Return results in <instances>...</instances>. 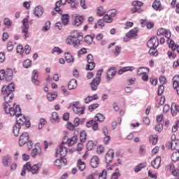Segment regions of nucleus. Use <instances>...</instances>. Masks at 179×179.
I'll return each mask as SVG.
<instances>
[{
	"label": "nucleus",
	"mask_w": 179,
	"mask_h": 179,
	"mask_svg": "<svg viewBox=\"0 0 179 179\" xmlns=\"http://www.w3.org/2000/svg\"><path fill=\"white\" fill-rule=\"evenodd\" d=\"M13 92H15L14 83H11L8 85H3L1 87V94L5 103H12V101H13V99H15Z\"/></svg>",
	"instance_id": "obj_1"
},
{
	"label": "nucleus",
	"mask_w": 179,
	"mask_h": 179,
	"mask_svg": "<svg viewBox=\"0 0 179 179\" xmlns=\"http://www.w3.org/2000/svg\"><path fill=\"white\" fill-rule=\"evenodd\" d=\"M82 40H83V34L78 31H74L71 36H68L66 40V44L73 45V47H79Z\"/></svg>",
	"instance_id": "obj_2"
},
{
	"label": "nucleus",
	"mask_w": 179,
	"mask_h": 179,
	"mask_svg": "<svg viewBox=\"0 0 179 179\" xmlns=\"http://www.w3.org/2000/svg\"><path fill=\"white\" fill-rule=\"evenodd\" d=\"M3 108L6 114H9L11 117H17L22 114V108L19 105L13 104L12 107L9 104V102H4L3 103Z\"/></svg>",
	"instance_id": "obj_3"
},
{
	"label": "nucleus",
	"mask_w": 179,
	"mask_h": 179,
	"mask_svg": "<svg viewBox=\"0 0 179 179\" xmlns=\"http://www.w3.org/2000/svg\"><path fill=\"white\" fill-rule=\"evenodd\" d=\"M6 80V82H10L13 79V70L11 69H7L6 71L3 69L0 71V80Z\"/></svg>",
	"instance_id": "obj_4"
},
{
	"label": "nucleus",
	"mask_w": 179,
	"mask_h": 179,
	"mask_svg": "<svg viewBox=\"0 0 179 179\" xmlns=\"http://www.w3.org/2000/svg\"><path fill=\"white\" fill-rule=\"evenodd\" d=\"M65 141H66V138H63L62 143L59 145V149L56 151L55 157H58V155L60 154L61 159H63V157H65V156L68 155V148H66V143H65Z\"/></svg>",
	"instance_id": "obj_5"
},
{
	"label": "nucleus",
	"mask_w": 179,
	"mask_h": 179,
	"mask_svg": "<svg viewBox=\"0 0 179 179\" xmlns=\"http://www.w3.org/2000/svg\"><path fill=\"white\" fill-rule=\"evenodd\" d=\"M103 71L104 70L103 69H101L97 71L96 78H94L92 83H90L92 90L95 91L97 90V87H99V85H100V82H101V75Z\"/></svg>",
	"instance_id": "obj_6"
},
{
	"label": "nucleus",
	"mask_w": 179,
	"mask_h": 179,
	"mask_svg": "<svg viewBox=\"0 0 179 179\" xmlns=\"http://www.w3.org/2000/svg\"><path fill=\"white\" fill-rule=\"evenodd\" d=\"M85 110H86V107L81 106L80 102L75 101L73 103V111L75 114H77V115L85 114Z\"/></svg>",
	"instance_id": "obj_7"
},
{
	"label": "nucleus",
	"mask_w": 179,
	"mask_h": 179,
	"mask_svg": "<svg viewBox=\"0 0 179 179\" xmlns=\"http://www.w3.org/2000/svg\"><path fill=\"white\" fill-rule=\"evenodd\" d=\"M87 64L86 65L87 71H93L94 68H96V63H94V58L93 57V55L89 54L87 56Z\"/></svg>",
	"instance_id": "obj_8"
},
{
	"label": "nucleus",
	"mask_w": 179,
	"mask_h": 179,
	"mask_svg": "<svg viewBox=\"0 0 179 179\" xmlns=\"http://www.w3.org/2000/svg\"><path fill=\"white\" fill-rule=\"evenodd\" d=\"M23 26L22 27V33L24 34V38L26 40L29 37V20L24 18L22 20Z\"/></svg>",
	"instance_id": "obj_9"
},
{
	"label": "nucleus",
	"mask_w": 179,
	"mask_h": 179,
	"mask_svg": "<svg viewBox=\"0 0 179 179\" xmlns=\"http://www.w3.org/2000/svg\"><path fill=\"white\" fill-rule=\"evenodd\" d=\"M147 45L148 48H157V47H159V38L157 36L150 38Z\"/></svg>",
	"instance_id": "obj_10"
},
{
	"label": "nucleus",
	"mask_w": 179,
	"mask_h": 179,
	"mask_svg": "<svg viewBox=\"0 0 179 179\" xmlns=\"http://www.w3.org/2000/svg\"><path fill=\"white\" fill-rule=\"evenodd\" d=\"M29 142V134L27 132H23L19 138V145L20 146H24L26 143Z\"/></svg>",
	"instance_id": "obj_11"
},
{
	"label": "nucleus",
	"mask_w": 179,
	"mask_h": 179,
	"mask_svg": "<svg viewBox=\"0 0 179 179\" xmlns=\"http://www.w3.org/2000/svg\"><path fill=\"white\" fill-rule=\"evenodd\" d=\"M25 167H27L28 171H31L32 174H38V170H40L38 164H36L31 166L30 162H27Z\"/></svg>",
	"instance_id": "obj_12"
},
{
	"label": "nucleus",
	"mask_w": 179,
	"mask_h": 179,
	"mask_svg": "<svg viewBox=\"0 0 179 179\" xmlns=\"http://www.w3.org/2000/svg\"><path fill=\"white\" fill-rule=\"evenodd\" d=\"M157 36H164L167 40H170V37H171V32L170 30H167L164 28H160L158 29Z\"/></svg>",
	"instance_id": "obj_13"
},
{
	"label": "nucleus",
	"mask_w": 179,
	"mask_h": 179,
	"mask_svg": "<svg viewBox=\"0 0 179 179\" xmlns=\"http://www.w3.org/2000/svg\"><path fill=\"white\" fill-rule=\"evenodd\" d=\"M64 143L66 145H68L69 146H73L76 142H78V136H73V137L68 138L67 137H64Z\"/></svg>",
	"instance_id": "obj_14"
},
{
	"label": "nucleus",
	"mask_w": 179,
	"mask_h": 179,
	"mask_svg": "<svg viewBox=\"0 0 179 179\" xmlns=\"http://www.w3.org/2000/svg\"><path fill=\"white\" fill-rule=\"evenodd\" d=\"M90 164L92 169H96L100 164V158L97 156H93L90 159Z\"/></svg>",
	"instance_id": "obj_15"
},
{
	"label": "nucleus",
	"mask_w": 179,
	"mask_h": 179,
	"mask_svg": "<svg viewBox=\"0 0 179 179\" xmlns=\"http://www.w3.org/2000/svg\"><path fill=\"white\" fill-rule=\"evenodd\" d=\"M86 125L87 128H91V127H92L93 131H99V123H97V121L96 120H90L87 122Z\"/></svg>",
	"instance_id": "obj_16"
},
{
	"label": "nucleus",
	"mask_w": 179,
	"mask_h": 179,
	"mask_svg": "<svg viewBox=\"0 0 179 179\" xmlns=\"http://www.w3.org/2000/svg\"><path fill=\"white\" fill-rule=\"evenodd\" d=\"M38 71L37 70H34L32 72L31 82L34 85L38 86L40 85V81H38Z\"/></svg>",
	"instance_id": "obj_17"
},
{
	"label": "nucleus",
	"mask_w": 179,
	"mask_h": 179,
	"mask_svg": "<svg viewBox=\"0 0 179 179\" xmlns=\"http://www.w3.org/2000/svg\"><path fill=\"white\" fill-rule=\"evenodd\" d=\"M26 120V117L20 113V115L16 117V124L22 127V125H24Z\"/></svg>",
	"instance_id": "obj_18"
},
{
	"label": "nucleus",
	"mask_w": 179,
	"mask_h": 179,
	"mask_svg": "<svg viewBox=\"0 0 179 179\" xmlns=\"http://www.w3.org/2000/svg\"><path fill=\"white\" fill-rule=\"evenodd\" d=\"M113 159H114V150L110 149L106 155V163H111V162H113Z\"/></svg>",
	"instance_id": "obj_19"
},
{
	"label": "nucleus",
	"mask_w": 179,
	"mask_h": 179,
	"mask_svg": "<svg viewBox=\"0 0 179 179\" xmlns=\"http://www.w3.org/2000/svg\"><path fill=\"white\" fill-rule=\"evenodd\" d=\"M162 163V157H157L153 161L151 162V166L153 169H159Z\"/></svg>",
	"instance_id": "obj_20"
},
{
	"label": "nucleus",
	"mask_w": 179,
	"mask_h": 179,
	"mask_svg": "<svg viewBox=\"0 0 179 179\" xmlns=\"http://www.w3.org/2000/svg\"><path fill=\"white\" fill-rule=\"evenodd\" d=\"M117 74V70L115 69V67H111L107 72V79L108 80H111Z\"/></svg>",
	"instance_id": "obj_21"
},
{
	"label": "nucleus",
	"mask_w": 179,
	"mask_h": 179,
	"mask_svg": "<svg viewBox=\"0 0 179 179\" xmlns=\"http://www.w3.org/2000/svg\"><path fill=\"white\" fill-rule=\"evenodd\" d=\"M171 113L172 117H176L179 113V105L176 103H173L171 106Z\"/></svg>",
	"instance_id": "obj_22"
},
{
	"label": "nucleus",
	"mask_w": 179,
	"mask_h": 179,
	"mask_svg": "<svg viewBox=\"0 0 179 179\" xmlns=\"http://www.w3.org/2000/svg\"><path fill=\"white\" fill-rule=\"evenodd\" d=\"M41 155V147L38 145H36L35 148L32 150L31 156L32 157H37Z\"/></svg>",
	"instance_id": "obj_23"
},
{
	"label": "nucleus",
	"mask_w": 179,
	"mask_h": 179,
	"mask_svg": "<svg viewBox=\"0 0 179 179\" xmlns=\"http://www.w3.org/2000/svg\"><path fill=\"white\" fill-rule=\"evenodd\" d=\"M83 20H85V17H83V16H76L74 18L73 24V26H76L78 27V26H80L82 23H83Z\"/></svg>",
	"instance_id": "obj_24"
},
{
	"label": "nucleus",
	"mask_w": 179,
	"mask_h": 179,
	"mask_svg": "<svg viewBox=\"0 0 179 179\" xmlns=\"http://www.w3.org/2000/svg\"><path fill=\"white\" fill-rule=\"evenodd\" d=\"M150 69L148 67H140L137 69V75L138 76H142L143 75H145L146 73H149Z\"/></svg>",
	"instance_id": "obj_25"
},
{
	"label": "nucleus",
	"mask_w": 179,
	"mask_h": 179,
	"mask_svg": "<svg viewBox=\"0 0 179 179\" xmlns=\"http://www.w3.org/2000/svg\"><path fill=\"white\" fill-rule=\"evenodd\" d=\"M78 87V81L75 79H71L68 84V89L69 90H73Z\"/></svg>",
	"instance_id": "obj_26"
},
{
	"label": "nucleus",
	"mask_w": 179,
	"mask_h": 179,
	"mask_svg": "<svg viewBox=\"0 0 179 179\" xmlns=\"http://www.w3.org/2000/svg\"><path fill=\"white\" fill-rule=\"evenodd\" d=\"M152 8L155 10H163V7H162V2L160 0H155L152 3Z\"/></svg>",
	"instance_id": "obj_27"
},
{
	"label": "nucleus",
	"mask_w": 179,
	"mask_h": 179,
	"mask_svg": "<svg viewBox=\"0 0 179 179\" xmlns=\"http://www.w3.org/2000/svg\"><path fill=\"white\" fill-rule=\"evenodd\" d=\"M169 170H170L172 176H174V177H178V176H179V169L176 168V166H174V164H171L170 165Z\"/></svg>",
	"instance_id": "obj_28"
},
{
	"label": "nucleus",
	"mask_w": 179,
	"mask_h": 179,
	"mask_svg": "<svg viewBox=\"0 0 179 179\" xmlns=\"http://www.w3.org/2000/svg\"><path fill=\"white\" fill-rule=\"evenodd\" d=\"M77 167L80 171H83L85 169H86V163L82 160V159H79L77 161Z\"/></svg>",
	"instance_id": "obj_29"
},
{
	"label": "nucleus",
	"mask_w": 179,
	"mask_h": 179,
	"mask_svg": "<svg viewBox=\"0 0 179 179\" xmlns=\"http://www.w3.org/2000/svg\"><path fill=\"white\" fill-rule=\"evenodd\" d=\"M132 71H135V67L134 66H125L121 69L120 70L118 71L119 75H122V73L125 72H132Z\"/></svg>",
	"instance_id": "obj_30"
},
{
	"label": "nucleus",
	"mask_w": 179,
	"mask_h": 179,
	"mask_svg": "<svg viewBox=\"0 0 179 179\" xmlns=\"http://www.w3.org/2000/svg\"><path fill=\"white\" fill-rule=\"evenodd\" d=\"M43 6H38L35 8L34 9V14L35 15V16H36L37 17H40V16H41V15H43Z\"/></svg>",
	"instance_id": "obj_31"
},
{
	"label": "nucleus",
	"mask_w": 179,
	"mask_h": 179,
	"mask_svg": "<svg viewBox=\"0 0 179 179\" xmlns=\"http://www.w3.org/2000/svg\"><path fill=\"white\" fill-rule=\"evenodd\" d=\"M173 87L177 89V93L179 94V76H175L173 78Z\"/></svg>",
	"instance_id": "obj_32"
},
{
	"label": "nucleus",
	"mask_w": 179,
	"mask_h": 179,
	"mask_svg": "<svg viewBox=\"0 0 179 179\" xmlns=\"http://www.w3.org/2000/svg\"><path fill=\"white\" fill-rule=\"evenodd\" d=\"M128 38H134V37H136L138 36V29H131L126 34Z\"/></svg>",
	"instance_id": "obj_33"
},
{
	"label": "nucleus",
	"mask_w": 179,
	"mask_h": 179,
	"mask_svg": "<svg viewBox=\"0 0 179 179\" xmlns=\"http://www.w3.org/2000/svg\"><path fill=\"white\" fill-rule=\"evenodd\" d=\"M169 146L172 150H179V141H171L169 143Z\"/></svg>",
	"instance_id": "obj_34"
},
{
	"label": "nucleus",
	"mask_w": 179,
	"mask_h": 179,
	"mask_svg": "<svg viewBox=\"0 0 179 179\" xmlns=\"http://www.w3.org/2000/svg\"><path fill=\"white\" fill-rule=\"evenodd\" d=\"M87 139V133L85 131H81L80 132V141L82 143H85Z\"/></svg>",
	"instance_id": "obj_35"
},
{
	"label": "nucleus",
	"mask_w": 179,
	"mask_h": 179,
	"mask_svg": "<svg viewBox=\"0 0 179 179\" xmlns=\"http://www.w3.org/2000/svg\"><path fill=\"white\" fill-rule=\"evenodd\" d=\"M20 128H22V126L19 124H15L13 128V132L15 135V136H19V134L20 133Z\"/></svg>",
	"instance_id": "obj_36"
},
{
	"label": "nucleus",
	"mask_w": 179,
	"mask_h": 179,
	"mask_svg": "<svg viewBox=\"0 0 179 179\" xmlns=\"http://www.w3.org/2000/svg\"><path fill=\"white\" fill-rule=\"evenodd\" d=\"M65 59L68 64H71V62H74L75 59H73V56L71 55L69 52H66L64 54Z\"/></svg>",
	"instance_id": "obj_37"
},
{
	"label": "nucleus",
	"mask_w": 179,
	"mask_h": 179,
	"mask_svg": "<svg viewBox=\"0 0 179 179\" xmlns=\"http://www.w3.org/2000/svg\"><path fill=\"white\" fill-rule=\"evenodd\" d=\"M62 3L61 1H57L55 3V10L57 12V13H59V15H62V10L59 8L60 6H62Z\"/></svg>",
	"instance_id": "obj_38"
},
{
	"label": "nucleus",
	"mask_w": 179,
	"mask_h": 179,
	"mask_svg": "<svg viewBox=\"0 0 179 179\" xmlns=\"http://www.w3.org/2000/svg\"><path fill=\"white\" fill-rule=\"evenodd\" d=\"M171 159L172 162H179V150L172 153Z\"/></svg>",
	"instance_id": "obj_39"
},
{
	"label": "nucleus",
	"mask_w": 179,
	"mask_h": 179,
	"mask_svg": "<svg viewBox=\"0 0 179 179\" xmlns=\"http://www.w3.org/2000/svg\"><path fill=\"white\" fill-rule=\"evenodd\" d=\"M57 96L58 94H57V92H54V93L50 92L47 94V99L49 101H52L55 100V99H57Z\"/></svg>",
	"instance_id": "obj_40"
},
{
	"label": "nucleus",
	"mask_w": 179,
	"mask_h": 179,
	"mask_svg": "<svg viewBox=\"0 0 179 179\" xmlns=\"http://www.w3.org/2000/svg\"><path fill=\"white\" fill-rule=\"evenodd\" d=\"M62 22L64 26H66L69 23V15L64 14L62 16Z\"/></svg>",
	"instance_id": "obj_41"
},
{
	"label": "nucleus",
	"mask_w": 179,
	"mask_h": 179,
	"mask_svg": "<svg viewBox=\"0 0 179 179\" xmlns=\"http://www.w3.org/2000/svg\"><path fill=\"white\" fill-rule=\"evenodd\" d=\"M12 20H10L9 18H5L3 20V24L7 29H10V27H12Z\"/></svg>",
	"instance_id": "obj_42"
},
{
	"label": "nucleus",
	"mask_w": 179,
	"mask_h": 179,
	"mask_svg": "<svg viewBox=\"0 0 179 179\" xmlns=\"http://www.w3.org/2000/svg\"><path fill=\"white\" fill-rule=\"evenodd\" d=\"M146 166H147L146 163H141V164H138L134 169L135 173H139V171H141V170H142V169H145V167H146Z\"/></svg>",
	"instance_id": "obj_43"
},
{
	"label": "nucleus",
	"mask_w": 179,
	"mask_h": 179,
	"mask_svg": "<svg viewBox=\"0 0 179 179\" xmlns=\"http://www.w3.org/2000/svg\"><path fill=\"white\" fill-rule=\"evenodd\" d=\"M149 141L152 145H156L157 143V135H150Z\"/></svg>",
	"instance_id": "obj_44"
},
{
	"label": "nucleus",
	"mask_w": 179,
	"mask_h": 179,
	"mask_svg": "<svg viewBox=\"0 0 179 179\" xmlns=\"http://www.w3.org/2000/svg\"><path fill=\"white\" fill-rule=\"evenodd\" d=\"M149 54L153 57H157V55H159V52H157L156 48H150Z\"/></svg>",
	"instance_id": "obj_45"
},
{
	"label": "nucleus",
	"mask_w": 179,
	"mask_h": 179,
	"mask_svg": "<svg viewBox=\"0 0 179 179\" xmlns=\"http://www.w3.org/2000/svg\"><path fill=\"white\" fill-rule=\"evenodd\" d=\"M95 120H96V121H99V122H103V121L106 120V117H104V115H103V114L101 113H97L95 116Z\"/></svg>",
	"instance_id": "obj_46"
},
{
	"label": "nucleus",
	"mask_w": 179,
	"mask_h": 179,
	"mask_svg": "<svg viewBox=\"0 0 179 179\" xmlns=\"http://www.w3.org/2000/svg\"><path fill=\"white\" fill-rule=\"evenodd\" d=\"M10 161V157H3L2 159V163L5 167L9 166V162Z\"/></svg>",
	"instance_id": "obj_47"
},
{
	"label": "nucleus",
	"mask_w": 179,
	"mask_h": 179,
	"mask_svg": "<svg viewBox=\"0 0 179 179\" xmlns=\"http://www.w3.org/2000/svg\"><path fill=\"white\" fill-rule=\"evenodd\" d=\"M51 118L53 121H55V122H58L60 120L59 115H58V113H57V112H53L52 113Z\"/></svg>",
	"instance_id": "obj_48"
},
{
	"label": "nucleus",
	"mask_w": 179,
	"mask_h": 179,
	"mask_svg": "<svg viewBox=\"0 0 179 179\" xmlns=\"http://www.w3.org/2000/svg\"><path fill=\"white\" fill-rule=\"evenodd\" d=\"M117 11L116 9H111L108 11L107 15H108L112 19L117 16Z\"/></svg>",
	"instance_id": "obj_49"
},
{
	"label": "nucleus",
	"mask_w": 179,
	"mask_h": 179,
	"mask_svg": "<svg viewBox=\"0 0 179 179\" xmlns=\"http://www.w3.org/2000/svg\"><path fill=\"white\" fill-rule=\"evenodd\" d=\"M93 38L92 35H87L84 38V41L87 43V44H92V43H93Z\"/></svg>",
	"instance_id": "obj_50"
},
{
	"label": "nucleus",
	"mask_w": 179,
	"mask_h": 179,
	"mask_svg": "<svg viewBox=\"0 0 179 179\" xmlns=\"http://www.w3.org/2000/svg\"><path fill=\"white\" fill-rule=\"evenodd\" d=\"M104 13H106V11H104V8H103V6L98 7L96 15L98 16H103Z\"/></svg>",
	"instance_id": "obj_51"
},
{
	"label": "nucleus",
	"mask_w": 179,
	"mask_h": 179,
	"mask_svg": "<svg viewBox=\"0 0 179 179\" xmlns=\"http://www.w3.org/2000/svg\"><path fill=\"white\" fill-rule=\"evenodd\" d=\"M120 176H121V173H120V169H116L115 172L112 174L110 179H118Z\"/></svg>",
	"instance_id": "obj_52"
},
{
	"label": "nucleus",
	"mask_w": 179,
	"mask_h": 179,
	"mask_svg": "<svg viewBox=\"0 0 179 179\" xmlns=\"http://www.w3.org/2000/svg\"><path fill=\"white\" fill-rule=\"evenodd\" d=\"M103 20L105 23H113V19L108 14H106L103 16Z\"/></svg>",
	"instance_id": "obj_53"
},
{
	"label": "nucleus",
	"mask_w": 179,
	"mask_h": 179,
	"mask_svg": "<svg viewBox=\"0 0 179 179\" xmlns=\"http://www.w3.org/2000/svg\"><path fill=\"white\" fill-rule=\"evenodd\" d=\"M93 148H94V143H93V141H89L87 143V150H93Z\"/></svg>",
	"instance_id": "obj_54"
},
{
	"label": "nucleus",
	"mask_w": 179,
	"mask_h": 179,
	"mask_svg": "<svg viewBox=\"0 0 179 179\" xmlns=\"http://www.w3.org/2000/svg\"><path fill=\"white\" fill-rule=\"evenodd\" d=\"M45 124H47V120L44 118H41L38 124V129H43V127L45 125Z\"/></svg>",
	"instance_id": "obj_55"
},
{
	"label": "nucleus",
	"mask_w": 179,
	"mask_h": 179,
	"mask_svg": "<svg viewBox=\"0 0 179 179\" xmlns=\"http://www.w3.org/2000/svg\"><path fill=\"white\" fill-rule=\"evenodd\" d=\"M23 66L26 69L30 68L31 66V61L30 59H26L23 62Z\"/></svg>",
	"instance_id": "obj_56"
},
{
	"label": "nucleus",
	"mask_w": 179,
	"mask_h": 179,
	"mask_svg": "<svg viewBox=\"0 0 179 179\" xmlns=\"http://www.w3.org/2000/svg\"><path fill=\"white\" fill-rule=\"evenodd\" d=\"M131 5L136 8H141V6H143V3L139 1H134L131 3Z\"/></svg>",
	"instance_id": "obj_57"
},
{
	"label": "nucleus",
	"mask_w": 179,
	"mask_h": 179,
	"mask_svg": "<svg viewBox=\"0 0 179 179\" xmlns=\"http://www.w3.org/2000/svg\"><path fill=\"white\" fill-rule=\"evenodd\" d=\"M83 148H85V145H83V143H78L77 144L76 150V152H82V150H83Z\"/></svg>",
	"instance_id": "obj_58"
},
{
	"label": "nucleus",
	"mask_w": 179,
	"mask_h": 179,
	"mask_svg": "<svg viewBox=\"0 0 179 179\" xmlns=\"http://www.w3.org/2000/svg\"><path fill=\"white\" fill-rule=\"evenodd\" d=\"M99 179H107V171L103 170L102 173H99Z\"/></svg>",
	"instance_id": "obj_59"
},
{
	"label": "nucleus",
	"mask_w": 179,
	"mask_h": 179,
	"mask_svg": "<svg viewBox=\"0 0 179 179\" xmlns=\"http://www.w3.org/2000/svg\"><path fill=\"white\" fill-rule=\"evenodd\" d=\"M55 52L59 55V54H62L63 51H62V49L59 48V47H55L52 50V54H55Z\"/></svg>",
	"instance_id": "obj_60"
},
{
	"label": "nucleus",
	"mask_w": 179,
	"mask_h": 179,
	"mask_svg": "<svg viewBox=\"0 0 179 179\" xmlns=\"http://www.w3.org/2000/svg\"><path fill=\"white\" fill-rule=\"evenodd\" d=\"M55 166L58 169H61L62 167V159H56L55 161Z\"/></svg>",
	"instance_id": "obj_61"
},
{
	"label": "nucleus",
	"mask_w": 179,
	"mask_h": 179,
	"mask_svg": "<svg viewBox=\"0 0 179 179\" xmlns=\"http://www.w3.org/2000/svg\"><path fill=\"white\" fill-rule=\"evenodd\" d=\"M99 103H94V104H92V105H90L88 106V109L90 111H94V110H96V108H97L99 107Z\"/></svg>",
	"instance_id": "obj_62"
},
{
	"label": "nucleus",
	"mask_w": 179,
	"mask_h": 179,
	"mask_svg": "<svg viewBox=\"0 0 179 179\" xmlns=\"http://www.w3.org/2000/svg\"><path fill=\"white\" fill-rule=\"evenodd\" d=\"M164 92V85H159L158 87V91H157L158 96H162V94H163Z\"/></svg>",
	"instance_id": "obj_63"
},
{
	"label": "nucleus",
	"mask_w": 179,
	"mask_h": 179,
	"mask_svg": "<svg viewBox=\"0 0 179 179\" xmlns=\"http://www.w3.org/2000/svg\"><path fill=\"white\" fill-rule=\"evenodd\" d=\"M17 52L18 54H20V55H23V52H24V49H23V45H19L17 47Z\"/></svg>",
	"instance_id": "obj_64"
}]
</instances>
